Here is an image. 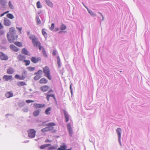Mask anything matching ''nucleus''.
<instances>
[{
    "instance_id": "nucleus-12",
    "label": "nucleus",
    "mask_w": 150,
    "mask_h": 150,
    "mask_svg": "<svg viewBox=\"0 0 150 150\" xmlns=\"http://www.w3.org/2000/svg\"><path fill=\"white\" fill-rule=\"evenodd\" d=\"M17 58L19 61H23V60L26 59V57L25 55L20 54L18 56Z\"/></svg>"
},
{
    "instance_id": "nucleus-4",
    "label": "nucleus",
    "mask_w": 150,
    "mask_h": 150,
    "mask_svg": "<svg viewBox=\"0 0 150 150\" xmlns=\"http://www.w3.org/2000/svg\"><path fill=\"white\" fill-rule=\"evenodd\" d=\"M31 61L34 63L35 64L41 60V58L40 57H32L30 59Z\"/></svg>"
},
{
    "instance_id": "nucleus-19",
    "label": "nucleus",
    "mask_w": 150,
    "mask_h": 150,
    "mask_svg": "<svg viewBox=\"0 0 150 150\" xmlns=\"http://www.w3.org/2000/svg\"><path fill=\"white\" fill-rule=\"evenodd\" d=\"M63 111H64V115L65 118L66 122H67L69 120V116L68 115V114L67 113V112H66V111L65 110H63Z\"/></svg>"
},
{
    "instance_id": "nucleus-46",
    "label": "nucleus",
    "mask_w": 150,
    "mask_h": 150,
    "mask_svg": "<svg viewBox=\"0 0 150 150\" xmlns=\"http://www.w3.org/2000/svg\"><path fill=\"white\" fill-rule=\"evenodd\" d=\"M50 145L49 144H47V149H49L52 150L56 148V147L55 146H52L51 147H49Z\"/></svg>"
},
{
    "instance_id": "nucleus-57",
    "label": "nucleus",
    "mask_w": 150,
    "mask_h": 150,
    "mask_svg": "<svg viewBox=\"0 0 150 150\" xmlns=\"http://www.w3.org/2000/svg\"><path fill=\"white\" fill-rule=\"evenodd\" d=\"M12 114H7L5 115V117L6 118H7L8 116H12Z\"/></svg>"
},
{
    "instance_id": "nucleus-42",
    "label": "nucleus",
    "mask_w": 150,
    "mask_h": 150,
    "mask_svg": "<svg viewBox=\"0 0 150 150\" xmlns=\"http://www.w3.org/2000/svg\"><path fill=\"white\" fill-rule=\"evenodd\" d=\"M42 52L43 55L45 57H47V54L46 53V51H45L44 48H43L42 50Z\"/></svg>"
},
{
    "instance_id": "nucleus-8",
    "label": "nucleus",
    "mask_w": 150,
    "mask_h": 150,
    "mask_svg": "<svg viewBox=\"0 0 150 150\" xmlns=\"http://www.w3.org/2000/svg\"><path fill=\"white\" fill-rule=\"evenodd\" d=\"M116 132L118 135L119 142H120V139L121 133V129L120 128H118L116 129Z\"/></svg>"
},
{
    "instance_id": "nucleus-17",
    "label": "nucleus",
    "mask_w": 150,
    "mask_h": 150,
    "mask_svg": "<svg viewBox=\"0 0 150 150\" xmlns=\"http://www.w3.org/2000/svg\"><path fill=\"white\" fill-rule=\"evenodd\" d=\"M41 110L40 109L36 110H34L33 113V115L35 117L38 116Z\"/></svg>"
},
{
    "instance_id": "nucleus-14",
    "label": "nucleus",
    "mask_w": 150,
    "mask_h": 150,
    "mask_svg": "<svg viewBox=\"0 0 150 150\" xmlns=\"http://www.w3.org/2000/svg\"><path fill=\"white\" fill-rule=\"evenodd\" d=\"M5 96L8 98H10L13 96V94L12 91H7L5 94Z\"/></svg>"
},
{
    "instance_id": "nucleus-9",
    "label": "nucleus",
    "mask_w": 150,
    "mask_h": 150,
    "mask_svg": "<svg viewBox=\"0 0 150 150\" xmlns=\"http://www.w3.org/2000/svg\"><path fill=\"white\" fill-rule=\"evenodd\" d=\"M7 4L6 0H0V4L2 6V8L6 9L5 6L7 5Z\"/></svg>"
},
{
    "instance_id": "nucleus-27",
    "label": "nucleus",
    "mask_w": 150,
    "mask_h": 150,
    "mask_svg": "<svg viewBox=\"0 0 150 150\" xmlns=\"http://www.w3.org/2000/svg\"><path fill=\"white\" fill-rule=\"evenodd\" d=\"M40 88L42 91H47V85L42 86L40 87Z\"/></svg>"
},
{
    "instance_id": "nucleus-47",
    "label": "nucleus",
    "mask_w": 150,
    "mask_h": 150,
    "mask_svg": "<svg viewBox=\"0 0 150 150\" xmlns=\"http://www.w3.org/2000/svg\"><path fill=\"white\" fill-rule=\"evenodd\" d=\"M7 41L6 39L5 38L2 40L1 43L3 44H6L7 43Z\"/></svg>"
},
{
    "instance_id": "nucleus-43",
    "label": "nucleus",
    "mask_w": 150,
    "mask_h": 150,
    "mask_svg": "<svg viewBox=\"0 0 150 150\" xmlns=\"http://www.w3.org/2000/svg\"><path fill=\"white\" fill-rule=\"evenodd\" d=\"M47 78L50 80L52 79L50 75V71L49 70H48L47 69Z\"/></svg>"
},
{
    "instance_id": "nucleus-28",
    "label": "nucleus",
    "mask_w": 150,
    "mask_h": 150,
    "mask_svg": "<svg viewBox=\"0 0 150 150\" xmlns=\"http://www.w3.org/2000/svg\"><path fill=\"white\" fill-rule=\"evenodd\" d=\"M6 17L10 19H12L14 18L13 15L11 13H8L6 15Z\"/></svg>"
},
{
    "instance_id": "nucleus-31",
    "label": "nucleus",
    "mask_w": 150,
    "mask_h": 150,
    "mask_svg": "<svg viewBox=\"0 0 150 150\" xmlns=\"http://www.w3.org/2000/svg\"><path fill=\"white\" fill-rule=\"evenodd\" d=\"M27 74V71H24L22 73L21 75L22 76H23V80H24Z\"/></svg>"
},
{
    "instance_id": "nucleus-10",
    "label": "nucleus",
    "mask_w": 150,
    "mask_h": 150,
    "mask_svg": "<svg viewBox=\"0 0 150 150\" xmlns=\"http://www.w3.org/2000/svg\"><path fill=\"white\" fill-rule=\"evenodd\" d=\"M10 47L12 50L15 52H17L19 50V49L18 47L13 44L11 45H10Z\"/></svg>"
},
{
    "instance_id": "nucleus-39",
    "label": "nucleus",
    "mask_w": 150,
    "mask_h": 150,
    "mask_svg": "<svg viewBox=\"0 0 150 150\" xmlns=\"http://www.w3.org/2000/svg\"><path fill=\"white\" fill-rule=\"evenodd\" d=\"M42 71L41 70H39L37 72L34 73V75H40V74H42Z\"/></svg>"
},
{
    "instance_id": "nucleus-63",
    "label": "nucleus",
    "mask_w": 150,
    "mask_h": 150,
    "mask_svg": "<svg viewBox=\"0 0 150 150\" xmlns=\"http://www.w3.org/2000/svg\"><path fill=\"white\" fill-rule=\"evenodd\" d=\"M70 89L71 90V93H72V88H71V85L70 86Z\"/></svg>"
},
{
    "instance_id": "nucleus-50",
    "label": "nucleus",
    "mask_w": 150,
    "mask_h": 150,
    "mask_svg": "<svg viewBox=\"0 0 150 150\" xmlns=\"http://www.w3.org/2000/svg\"><path fill=\"white\" fill-rule=\"evenodd\" d=\"M47 121H45L41 123L40 124V126H45V125L47 126Z\"/></svg>"
},
{
    "instance_id": "nucleus-49",
    "label": "nucleus",
    "mask_w": 150,
    "mask_h": 150,
    "mask_svg": "<svg viewBox=\"0 0 150 150\" xmlns=\"http://www.w3.org/2000/svg\"><path fill=\"white\" fill-rule=\"evenodd\" d=\"M47 5L50 7H52L53 6V4L50 1H47Z\"/></svg>"
},
{
    "instance_id": "nucleus-15",
    "label": "nucleus",
    "mask_w": 150,
    "mask_h": 150,
    "mask_svg": "<svg viewBox=\"0 0 150 150\" xmlns=\"http://www.w3.org/2000/svg\"><path fill=\"white\" fill-rule=\"evenodd\" d=\"M45 105L44 104H40L39 103H36L34 105V106L36 108H43L45 107Z\"/></svg>"
},
{
    "instance_id": "nucleus-25",
    "label": "nucleus",
    "mask_w": 150,
    "mask_h": 150,
    "mask_svg": "<svg viewBox=\"0 0 150 150\" xmlns=\"http://www.w3.org/2000/svg\"><path fill=\"white\" fill-rule=\"evenodd\" d=\"M13 43L15 45L18 47H21L23 46L22 43L21 42L16 41Z\"/></svg>"
},
{
    "instance_id": "nucleus-45",
    "label": "nucleus",
    "mask_w": 150,
    "mask_h": 150,
    "mask_svg": "<svg viewBox=\"0 0 150 150\" xmlns=\"http://www.w3.org/2000/svg\"><path fill=\"white\" fill-rule=\"evenodd\" d=\"M25 103L24 102H22L19 103L18 105L19 106L22 107L25 105Z\"/></svg>"
},
{
    "instance_id": "nucleus-54",
    "label": "nucleus",
    "mask_w": 150,
    "mask_h": 150,
    "mask_svg": "<svg viewBox=\"0 0 150 150\" xmlns=\"http://www.w3.org/2000/svg\"><path fill=\"white\" fill-rule=\"evenodd\" d=\"M25 102L27 103H30L33 102V101L30 100H25Z\"/></svg>"
},
{
    "instance_id": "nucleus-26",
    "label": "nucleus",
    "mask_w": 150,
    "mask_h": 150,
    "mask_svg": "<svg viewBox=\"0 0 150 150\" xmlns=\"http://www.w3.org/2000/svg\"><path fill=\"white\" fill-rule=\"evenodd\" d=\"M67 148L66 145L64 144L63 145L61 146L60 147L57 149V150H65Z\"/></svg>"
},
{
    "instance_id": "nucleus-38",
    "label": "nucleus",
    "mask_w": 150,
    "mask_h": 150,
    "mask_svg": "<svg viewBox=\"0 0 150 150\" xmlns=\"http://www.w3.org/2000/svg\"><path fill=\"white\" fill-rule=\"evenodd\" d=\"M57 64L58 65L59 67L60 68L61 67L60 60V58L59 56L57 57Z\"/></svg>"
},
{
    "instance_id": "nucleus-11",
    "label": "nucleus",
    "mask_w": 150,
    "mask_h": 150,
    "mask_svg": "<svg viewBox=\"0 0 150 150\" xmlns=\"http://www.w3.org/2000/svg\"><path fill=\"white\" fill-rule=\"evenodd\" d=\"M21 53L25 55L29 56L30 55V53L25 48H23L21 50Z\"/></svg>"
},
{
    "instance_id": "nucleus-44",
    "label": "nucleus",
    "mask_w": 150,
    "mask_h": 150,
    "mask_svg": "<svg viewBox=\"0 0 150 150\" xmlns=\"http://www.w3.org/2000/svg\"><path fill=\"white\" fill-rule=\"evenodd\" d=\"M50 97H51L54 98V99H55V97L54 95L53 94H47V100H48V98Z\"/></svg>"
},
{
    "instance_id": "nucleus-56",
    "label": "nucleus",
    "mask_w": 150,
    "mask_h": 150,
    "mask_svg": "<svg viewBox=\"0 0 150 150\" xmlns=\"http://www.w3.org/2000/svg\"><path fill=\"white\" fill-rule=\"evenodd\" d=\"M4 28V26L2 25V23L0 22V30Z\"/></svg>"
},
{
    "instance_id": "nucleus-36",
    "label": "nucleus",
    "mask_w": 150,
    "mask_h": 150,
    "mask_svg": "<svg viewBox=\"0 0 150 150\" xmlns=\"http://www.w3.org/2000/svg\"><path fill=\"white\" fill-rule=\"evenodd\" d=\"M23 62L25 63V65L26 66L29 65L30 63V61L29 60H26L25 59V60H23Z\"/></svg>"
},
{
    "instance_id": "nucleus-5",
    "label": "nucleus",
    "mask_w": 150,
    "mask_h": 150,
    "mask_svg": "<svg viewBox=\"0 0 150 150\" xmlns=\"http://www.w3.org/2000/svg\"><path fill=\"white\" fill-rule=\"evenodd\" d=\"M8 59V57L7 55L1 52H0V59L2 60L6 61Z\"/></svg>"
},
{
    "instance_id": "nucleus-3",
    "label": "nucleus",
    "mask_w": 150,
    "mask_h": 150,
    "mask_svg": "<svg viewBox=\"0 0 150 150\" xmlns=\"http://www.w3.org/2000/svg\"><path fill=\"white\" fill-rule=\"evenodd\" d=\"M7 38L8 42L11 43H13L15 40V37L13 34H9L8 33Z\"/></svg>"
},
{
    "instance_id": "nucleus-37",
    "label": "nucleus",
    "mask_w": 150,
    "mask_h": 150,
    "mask_svg": "<svg viewBox=\"0 0 150 150\" xmlns=\"http://www.w3.org/2000/svg\"><path fill=\"white\" fill-rule=\"evenodd\" d=\"M41 77L40 75H37L35 76L34 78V79L35 81H37L40 79Z\"/></svg>"
},
{
    "instance_id": "nucleus-59",
    "label": "nucleus",
    "mask_w": 150,
    "mask_h": 150,
    "mask_svg": "<svg viewBox=\"0 0 150 150\" xmlns=\"http://www.w3.org/2000/svg\"><path fill=\"white\" fill-rule=\"evenodd\" d=\"M6 47H5V46H2V45L1 46V49H3L4 50H6Z\"/></svg>"
},
{
    "instance_id": "nucleus-40",
    "label": "nucleus",
    "mask_w": 150,
    "mask_h": 150,
    "mask_svg": "<svg viewBox=\"0 0 150 150\" xmlns=\"http://www.w3.org/2000/svg\"><path fill=\"white\" fill-rule=\"evenodd\" d=\"M67 28L66 26L62 24L60 27V29L62 30H63L66 29Z\"/></svg>"
},
{
    "instance_id": "nucleus-30",
    "label": "nucleus",
    "mask_w": 150,
    "mask_h": 150,
    "mask_svg": "<svg viewBox=\"0 0 150 150\" xmlns=\"http://www.w3.org/2000/svg\"><path fill=\"white\" fill-rule=\"evenodd\" d=\"M47 148V144L42 145L39 147L41 149H46Z\"/></svg>"
},
{
    "instance_id": "nucleus-51",
    "label": "nucleus",
    "mask_w": 150,
    "mask_h": 150,
    "mask_svg": "<svg viewBox=\"0 0 150 150\" xmlns=\"http://www.w3.org/2000/svg\"><path fill=\"white\" fill-rule=\"evenodd\" d=\"M54 23H52L51 24V26L50 28L49 29L51 30H53L54 28Z\"/></svg>"
},
{
    "instance_id": "nucleus-61",
    "label": "nucleus",
    "mask_w": 150,
    "mask_h": 150,
    "mask_svg": "<svg viewBox=\"0 0 150 150\" xmlns=\"http://www.w3.org/2000/svg\"><path fill=\"white\" fill-rule=\"evenodd\" d=\"M5 14H4V13H1L0 15V17H2Z\"/></svg>"
},
{
    "instance_id": "nucleus-16",
    "label": "nucleus",
    "mask_w": 150,
    "mask_h": 150,
    "mask_svg": "<svg viewBox=\"0 0 150 150\" xmlns=\"http://www.w3.org/2000/svg\"><path fill=\"white\" fill-rule=\"evenodd\" d=\"M12 76L11 75H4L3 77V79L6 81H8L9 80L11 79Z\"/></svg>"
},
{
    "instance_id": "nucleus-23",
    "label": "nucleus",
    "mask_w": 150,
    "mask_h": 150,
    "mask_svg": "<svg viewBox=\"0 0 150 150\" xmlns=\"http://www.w3.org/2000/svg\"><path fill=\"white\" fill-rule=\"evenodd\" d=\"M15 78L18 80H23V76H21L20 75L16 74L14 76Z\"/></svg>"
},
{
    "instance_id": "nucleus-53",
    "label": "nucleus",
    "mask_w": 150,
    "mask_h": 150,
    "mask_svg": "<svg viewBox=\"0 0 150 150\" xmlns=\"http://www.w3.org/2000/svg\"><path fill=\"white\" fill-rule=\"evenodd\" d=\"M16 28L18 30V31L20 34L21 33V30L22 28L21 27H16Z\"/></svg>"
},
{
    "instance_id": "nucleus-64",
    "label": "nucleus",
    "mask_w": 150,
    "mask_h": 150,
    "mask_svg": "<svg viewBox=\"0 0 150 150\" xmlns=\"http://www.w3.org/2000/svg\"><path fill=\"white\" fill-rule=\"evenodd\" d=\"M59 30V28H56L55 29V30H54V31H58Z\"/></svg>"
},
{
    "instance_id": "nucleus-18",
    "label": "nucleus",
    "mask_w": 150,
    "mask_h": 150,
    "mask_svg": "<svg viewBox=\"0 0 150 150\" xmlns=\"http://www.w3.org/2000/svg\"><path fill=\"white\" fill-rule=\"evenodd\" d=\"M14 71V69L11 67H9L7 70V73L9 74H13Z\"/></svg>"
},
{
    "instance_id": "nucleus-34",
    "label": "nucleus",
    "mask_w": 150,
    "mask_h": 150,
    "mask_svg": "<svg viewBox=\"0 0 150 150\" xmlns=\"http://www.w3.org/2000/svg\"><path fill=\"white\" fill-rule=\"evenodd\" d=\"M36 5L37 8H41L42 7V6L39 1H38L37 2Z\"/></svg>"
},
{
    "instance_id": "nucleus-32",
    "label": "nucleus",
    "mask_w": 150,
    "mask_h": 150,
    "mask_svg": "<svg viewBox=\"0 0 150 150\" xmlns=\"http://www.w3.org/2000/svg\"><path fill=\"white\" fill-rule=\"evenodd\" d=\"M45 29H42V35L44 36L45 39H46V35H47V33L45 31Z\"/></svg>"
},
{
    "instance_id": "nucleus-1",
    "label": "nucleus",
    "mask_w": 150,
    "mask_h": 150,
    "mask_svg": "<svg viewBox=\"0 0 150 150\" xmlns=\"http://www.w3.org/2000/svg\"><path fill=\"white\" fill-rule=\"evenodd\" d=\"M29 38L32 40V42L34 47H38L40 50H41L43 48L41 45V43L39 41L37 37H36L34 35H32L29 37Z\"/></svg>"
},
{
    "instance_id": "nucleus-41",
    "label": "nucleus",
    "mask_w": 150,
    "mask_h": 150,
    "mask_svg": "<svg viewBox=\"0 0 150 150\" xmlns=\"http://www.w3.org/2000/svg\"><path fill=\"white\" fill-rule=\"evenodd\" d=\"M8 6L11 9H13L14 8V7L12 4L11 3V1H9L8 3Z\"/></svg>"
},
{
    "instance_id": "nucleus-7",
    "label": "nucleus",
    "mask_w": 150,
    "mask_h": 150,
    "mask_svg": "<svg viewBox=\"0 0 150 150\" xmlns=\"http://www.w3.org/2000/svg\"><path fill=\"white\" fill-rule=\"evenodd\" d=\"M4 24L6 26H8L11 24V21L6 18H4Z\"/></svg>"
},
{
    "instance_id": "nucleus-33",
    "label": "nucleus",
    "mask_w": 150,
    "mask_h": 150,
    "mask_svg": "<svg viewBox=\"0 0 150 150\" xmlns=\"http://www.w3.org/2000/svg\"><path fill=\"white\" fill-rule=\"evenodd\" d=\"M43 72L44 73L45 76L47 77V66H46L43 68Z\"/></svg>"
},
{
    "instance_id": "nucleus-22",
    "label": "nucleus",
    "mask_w": 150,
    "mask_h": 150,
    "mask_svg": "<svg viewBox=\"0 0 150 150\" xmlns=\"http://www.w3.org/2000/svg\"><path fill=\"white\" fill-rule=\"evenodd\" d=\"M9 31L10 33V34H13L14 35L15 34L16 31H15V28L13 27L10 28Z\"/></svg>"
},
{
    "instance_id": "nucleus-52",
    "label": "nucleus",
    "mask_w": 150,
    "mask_h": 150,
    "mask_svg": "<svg viewBox=\"0 0 150 150\" xmlns=\"http://www.w3.org/2000/svg\"><path fill=\"white\" fill-rule=\"evenodd\" d=\"M22 110L24 112H28V109L27 107H24L22 109Z\"/></svg>"
},
{
    "instance_id": "nucleus-2",
    "label": "nucleus",
    "mask_w": 150,
    "mask_h": 150,
    "mask_svg": "<svg viewBox=\"0 0 150 150\" xmlns=\"http://www.w3.org/2000/svg\"><path fill=\"white\" fill-rule=\"evenodd\" d=\"M36 131L33 129H30L28 131V135L29 137L30 138H33L35 136Z\"/></svg>"
},
{
    "instance_id": "nucleus-24",
    "label": "nucleus",
    "mask_w": 150,
    "mask_h": 150,
    "mask_svg": "<svg viewBox=\"0 0 150 150\" xmlns=\"http://www.w3.org/2000/svg\"><path fill=\"white\" fill-rule=\"evenodd\" d=\"M35 20L37 25H39L40 24L41 21L38 16H36L35 18Z\"/></svg>"
},
{
    "instance_id": "nucleus-21",
    "label": "nucleus",
    "mask_w": 150,
    "mask_h": 150,
    "mask_svg": "<svg viewBox=\"0 0 150 150\" xmlns=\"http://www.w3.org/2000/svg\"><path fill=\"white\" fill-rule=\"evenodd\" d=\"M83 4L85 7L87 9L88 12L91 15L96 16V15L91 10L89 9L87 7H86Z\"/></svg>"
},
{
    "instance_id": "nucleus-60",
    "label": "nucleus",
    "mask_w": 150,
    "mask_h": 150,
    "mask_svg": "<svg viewBox=\"0 0 150 150\" xmlns=\"http://www.w3.org/2000/svg\"><path fill=\"white\" fill-rule=\"evenodd\" d=\"M51 110V108H47V115L49 114V113L48 112L50 111V110Z\"/></svg>"
},
{
    "instance_id": "nucleus-20",
    "label": "nucleus",
    "mask_w": 150,
    "mask_h": 150,
    "mask_svg": "<svg viewBox=\"0 0 150 150\" xmlns=\"http://www.w3.org/2000/svg\"><path fill=\"white\" fill-rule=\"evenodd\" d=\"M17 85L19 86H21L24 85H26L27 84L24 81H19L17 82Z\"/></svg>"
},
{
    "instance_id": "nucleus-62",
    "label": "nucleus",
    "mask_w": 150,
    "mask_h": 150,
    "mask_svg": "<svg viewBox=\"0 0 150 150\" xmlns=\"http://www.w3.org/2000/svg\"><path fill=\"white\" fill-rule=\"evenodd\" d=\"M9 12V11H5V12H4V14H7H7Z\"/></svg>"
},
{
    "instance_id": "nucleus-58",
    "label": "nucleus",
    "mask_w": 150,
    "mask_h": 150,
    "mask_svg": "<svg viewBox=\"0 0 150 150\" xmlns=\"http://www.w3.org/2000/svg\"><path fill=\"white\" fill-rule=\"evenodd\" d=\"M57 54V52L55 50H53L52 52V54L54 55H55Z\"/></svg>"
},
{
    "instance_id": "nucleus-29",
    "label": "nucleus",
    "mask_w": 150,
    "mask_h": 150,
    "mask_svg": "<svg viewBox=\"0 0 150 150\" xmlns=\"http://www.w3.org/2000/svg\"><path fill=\"white\" fill-rule=\"evenodd\" d=\"M40 83H47V80L45 78H42L39 81Z\"/></svg>"
},
{
    "instance_id": "nucleus-35",
    "label": "nucleus",
    "mask_w": 150,
    "mask_h": 150,
    "mask_svg": "<svg viewBox=\"0 0 150 150\" xmlns=\"http://www.w3.org/2000/svg\"><path fill=\"white\" fill-rule=\"evenodd\" d=\"M27 69L28 70V71H34L35 70V68L34 67H28L27 68Z\"/></svg>"
},
{
    "instance_id": "nucleus-55",
    "label": "nucleus",
    "mask_w": 150,
    "mask_h": 150,
    "mask_svg": "<svg viewBox=\"0 0 150 150\" xmlns=\"http://www.w3.org/2000/svg\"><path fill=\"white\" fill-rule=\"evenodd\" d=\"M4 33V31L2 30H0V35H1Z\"/></svg>"
},
{
    "instance_id": "nucleus-6",
    "label": "nucleus",
    "mask_w": 150,
    "mask_h": 150,
    "mask_svg": "<svg viewBox=\"0 0 150 150\" xmlns=\"http://www.w3.org/2000/svg\"><path fill=\"white\" fill-rule=\"evenodd\" d=\"M55 125V124L53 122L47 124V131L52 130L54 128L53 126Z\"/></svg>"
},
{
    "instance_id": "nucleus-48",
    "label": "nucleus",
    "mask_w": 150,
    "mask_h": 150,
    "mask_svg": "<svg viewBox=\"0 0 150 150\" xmlns=\"http://www.w3.org/2000/svg\"><path fill=\"white\" fill-rule=\"evenodd\" d=\"M41 131L42 132L44 133L46 132H47V127H46L45 128L42 129Z\"/></svg>"
},
{
    "instance_id": "nucleus-13",
    "label": "nucleus",
    "mask_w": 150,
    "mask_h": 150,
    "mask_svg": "<svg viewBox=\"0 0 150 150\" xmlns=\"http://www.w3.org/2000/svg\"><path fill=\"white\" fill-rule=\"evenodd\" d=\"M67 127L69 131V134L71 136L73 134V131L70 123L67 124Z\"/></svg>"
}]
</instances>
